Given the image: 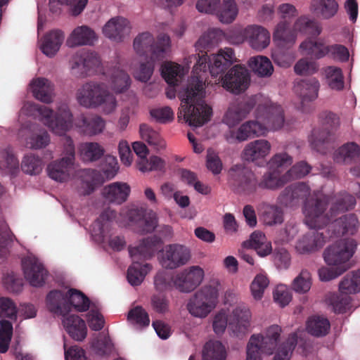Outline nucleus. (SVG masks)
Masks as SVG:
<instances>
[{
	"label": "nucleus",
	"mask_w": 360,
	"mask_h": 360,
	"mask_svg": "<svg viewBox=\"0 0 360 360\" xmlns=\"http://www.w3.org/2000/svg\"><path fill=\"white\" fill-rule=\"evenodd\" d=\"M360 157V146L354 142H349L340 147L335 153L338 162H347Z\"/></svg>",
	"instance_id": "55"
},
{
	"label": "nucleus",
	"mask_w": 360,
	"mask_h": 360,
	"mask_svg": "<svg viewBox=\"0 0 360 360\" xmlns=\"http://www.w3.org/2000/svg\"><path fill=\"white\" fill-rule=\"evenodd\" d=\"M110 88L116 94H120L129 89L131 79L127 73L121 70H115L109 80Z\"/></svg>",
	"instance_id": "51"
},
{
	"label": "nucleus",
	"mask_w": 360,
	"mask_h": 360,
	"mask_svg": "<svg viewBox=\"0 0 360 360\" xmlns=\"http://www.w3.org/2000/svg\"><path fill=\"white\" fill-rule=\"evenodd\" d=\"M78 103L86 108L101 107L102 112L111 114L115 111L117 102L110 94L104 83H86L77 90L76 95Z\"/></svg>",
	"instance_id": "7"
},
{
	"label": "nucleus",
	"mask_w": 360,
	"mask_h": 360,
	"mask_svg": "<svg viewBox=\"0 0 360 360\" xmlns=\"http://www.w3.org/2000/svg\"><path fill=\"white\" fill-rule=\"evenodd\" d=\"M100 58L97 53L93 52H85L77 53L70 61L72 69H81L85 70H94L99 67Z\"/></svg>",
	"instance_id": "42"
},
{
	"label": "nucleus",
	"mask_w": 360,
	"mask_h": 360,
	"mask_svg": "<svg viewBox=\"0 0 360 360\" xmlns=\"http://www.w3.org/2000/svg\"><path fill=\"white\" fill-rule=\"evenodd\" d=\"M171 46L170 37L165 34H160L156 44L153 47L152 59L158 60L165 57L170 52Z\"/></svg>",
	"instance_id": "60"
},
{
	"label": "nucleus",
	"mask_w": 360,
	"mask_h": 360,
	"mask_svg": "<svg viewBox=\"0 0 360 360\" xmlns=\"http://www.w3.org/2000/svg\"><path fill=\"white\" fill-rule=\"evenodd\" d=\"M251 108L248 106L244 108L242 104H232L225 113L223 122L229 127H233L245 117Z\"/></svg>",
	"instance_id": "48"
},
{
	"label": "nucleus",
	"mask_w": 360,
	"mask_h": 360,
	"mask_svg": "<svg viewBox=\"0 0 360 360\" xmlns=\"http://www.w3.org/2000/svg\"><path fill=\"white\" fill-rule=\"evenodd\" d=\"M356 249V242L353 238L339 240L328 245L323 252V257L328 266H337L341 269H348L347 262L354 255Z\"/></svg>",
	"instance_id": "12"
},
{
	"label": "nucleus",
	"mask_w": 360,
	"mask_h": 360,
	"mask_svg": "<svg viewBox=\"0 0 360 360\" xmlns=\"http://www.w3.org/2000/svg\"><path fill=\"white\" fill-rule=\"evenodd\" d=\"M330 329L328 320L323 316H313L307 323V330L314 336L326 335Z\"/></svg>",
	"instance_id": "53"
},
{
	"label": "nucleus",
	"mask_w": 360,
	"mask_h": 360,
	"mask_svg": "<svg viewBox=\"0 0 360 360\" xmlns=\"http://www.w3.org/2000/svg\"><path fill=\"white\" fill-rule=\"evenodd\" d=\"M151 117L160 124L172 122L174 119V112L170 107L155 108L150 110Z\"/></svg>",
	"instance_id": "64"
},
{
	"label": "nucleus",
	"mask_w": 360,
	"mask_h": 360,
	"mask_svg": "<svg viewBox=\"0 0 360 360\" xmlns=\"http://www.w3.org/2000/svg\"><path fill=\"white\" fill-rule=\"evenodd\" d=\"M281 328L278 325H271L262 333L253 334L262 338L261 345L264 354H275L273 360H290L292 350L297 343V335L291 334L285 342L280 344Z\"/></svg>",
	"instance_id": "8"
},
{
	"label": "nucleus",
	"mask_w": 360,
	"mask_h": 360,
	"mask_svg": "<svg viewBox=\"0 0 360 360\" xmlns=\"http://www.w3.org/2000/svg\"><path fill=\"white\" fill-rule=\"evenodd\" d=\"M312 285V279L311 274L307 270H302L293 279L291 286L292 290L298 294L307 293Z\"/></svg>",
	"instance_id": "57"
},
{
	"label": "nucleus",
	"mask_w": 360,
	"mask_h": 360,
	"mask_svg": "<svg viewBox=\"0 0 360 360\" xmlns=\"http://www.w3.org/2000/svg\"><path fill=\"white\" fill-rule=\"evenodd\" d=\"M79 153L84 162H94L98 160L104 153V149L98 143L86 142L80 144Z\"/></svg>",
	"instance_id": "49"
},
{
	"label": "nucleus",
	"mask_w": 360,
	"mask_h": 360,
	"mask_svg": "<svg viewBox=\"0 0 360 360\" xmlns=\"http://www.w3.org/2000/svg\"><path fill=\"white\" fill-rule=\"evenodd\" d=\"M36 115L50 131L57 136H65L73 127V114L66 103L57 105L56 111L34 102H25L20 110V116Z\"/></svg>",
	"instance_id": "3"
},
{
	"label": "nucleus",
	"mask_w": 360,
	"mask_h": 360,
	"mask_svg": "<svg viewBox=\"0 0 360 360\" xmlns=\"http://www.w3.org/2000/svg\"><path fill=\"white\" fill-rule=\"evenodd\" d=\"M154 38L149 32L139 34L134 41V49L138 54H143L150 50L153 52Z\"/></svg>",
	"instance_id": "63"
},
{
	"label": "nucleus",
	"mask_w": 360,
	"mask_h": 360,
	"mask_svg": "<svg viewBox=\"0 0 360 360\" xmlns=\"http://www.w3.org/2000/svg\"><path fill=\"white\" fill-rule=\"evenodd\" d=\"M63 41L64 34L62 31L51 30L41 39L39 47L44 55L52 58L58 52Z\"/></svg>",
	"instance_id": "31"
},
{
	"label": "nucleus",
	"mask_w": 360,
	"mask_h": 360,
	"mask_svg": "<svg viewBox=\"0 0 360 360\" xmlns=\"http://www.w3.org/2000/svg\"><path fill=\"white\" fill-rule=\"evenodd\" d=\"M50 135L44 129L34 127L31 130V134L26 139V146L33 149L45 148L50 143Z\"/></svg>",
	"instance_id": "46"
},
{
	"label": "nucleus",
	"mask_w": 360,
	"mask_h": 360,
	"mask_svg": "<svg viewBox=\"0 0 360 360\" xmlns=\"http://www.w3.org/2000/svg\"><path fill=\"white\" fill-rule=\"evenodd\" d=\"M67 302L70 311L74 309L77 311H85L89 307V299L82 292L75 289L67 291Z\"/></svg>",
	"instance_id": "52"
},
{
	"label": "nucleus",
	"mask_w": 360,
	"mask_h": 360,
	"mask_svg": "<svg viewBox=\"0 0 360 360\" xmlns=\"http://www.w3.org/2000/svg\"><path fill=\"white\" fill-rule=\"evenodd\" d=\"M259 110H261L263 115L261 123L266 127V133L269 131L278 130L283 126L285 122L283 110L280 105L271 103L259 106L257 112Z\"/></svg>",
	"instance_id": "23"
},
{
	"label": "nucleus",
	"mask_w": 360,
	"mask_h": 360,
	"mask_svg": "<svg viewBox=\"0 0 360 360\" xmlns=\"http://www.w3.org/2000/svg\"><path fill=\"white\" fill-rule=\"evenodd\" d=\"M218 83L232 94H241L248 88L250 84L249 72L244 67L236 65L219 79Z\"/></svg>",
	"instance_id": "15"
},
{
	"label": "nucleus",
	"mask_w": 360,
	"mask_h": 360,
	"mask_svg": "<svg viewBox=\"0 0 360 360\" xmlns=\"http://www.w3.org/2000/svg\"><path fill=\"white\" fill-rule=\"evenodd\" d=\"M29 89L33 96L42 103H51L53 101L54 86L45 77L33 78L29 84Z\"/></svg>",
	"instance_id": "26"
},
{
	"label": "nucleus",
	"mask_w": 360,
	"mask_h": 360,
	"mask_svg": "<svg viewBox=\"0 0 360 360\" xmlns=\"http://www.w3.org/2000/svg\"><path fill=\"white\" fill-rule=\"evenodd\" d=\"M309 11L322 20H329L335 17L339 11L336 0H311Z\"/></svg>",
	"instance_id": "32"
},
{
	"label": "nucleus",
	"mask_w": 360,
	"mask_h": 360,
	"mask_svg": "<svg viewBox=\"0 0 360 360\" xmlns=\"http://www.w3.org/2000/svg\"><path fill=\"white\" fill-rule=\"evenodd\" d=\"M21 169L25 173L30 175L39 174L43 169L42 160L34 154H27L22 160Z\"/></svg>",
	"instance_id": "58"
},
{
	"label": "nucleus",
	"mask_w": 360,
	"mask_h": 360,
	"mask_svg": "<svg viewBox=\"0 0 360 360\" xmlns=\"http://www.w3.org/2000/svg\"><path fill=\"white\" fill-rule=\"evenodd\" d=\"M239 13V8L236 0H221L216 13L218 20L225 25L233 22Z\"/></svg>",
	"instance_id": "39"
},
{
	"label": "nucleus",
	"mask_w": 360,
	"mask_h": 360,
	"mask_svg": "<svg viewBox=\"0 0 360 360\" xmlns=\"http://www.w3.org/2000/svg\"><path fill=\"white\" fill-rule=\"evenodd\" d=\"M262 338L258 335H251L246 346L245 360H262Z\"/></svg>",
	"instance_id": "62"
},
{
	"label": "nucleus",
	"mask_w": 360,
	"mask_h": 360,
	"mask_svg": "<svg viewBox=\"0 0 360 360\" xmlns=\"http://www.w3.org/2000/svg\"><path fill=\"white\" fill-rule=\"evenodd\" d=\"M196 59V55L189 56L184 58L182 65L173 62H166L162 67V74L166 82L172 86H176L189 70L193 60Z\"/></svg>",
	"instance_id": "22"
},
{
	"label": "nucleus",
	"mask_w": 360,
	"mask_h": 360,
	"mask_svg": "<svg viewBox=\"0 0 360 360\" xmlns=\"http://www.w3.org/2000/svg\"><path fill=\"white\" fill-rule=\"evenodd\" d=\"M226 38L224 32L218 27L207 29L195 44L196 51L203 53V51L214 47Z\"/></svg>",
	"instance_id": "35"
},
{
	"label": "nucleus",
	"mask_w": 360,
	"mask_h": 360,
	"mask_svg": "<svg viewBox=\"0 0 360 360\" xmlns=\"http://www.w3.org/2000/svg\"><path fill=\"white\" fill-rule=\"evenodd\" d=\"M190 259L189 248L179 243L165 245L158 254L159 264L167 269H174L184 266Z\"/></svg>",
	"instance_id": "14"
},
{
	"label": "nucleus",
	"mask_w": 360,
	"mask_h": 360,
	"mask_svg": "<svg viewBox=\"0 0 360 360\" xmlns=\"http://www.w3.org/2000/svg\"><path fill=\"white\" fill-rule=\"evenodd\" d=\"M250 69L260 77H269L274 72V68L270 60L263 56L252 57L248 62Z\"/></svg>",
	"instance_id": "47"
},
{
	"label": "nucleus",
	"mask_w": 360,
	"mask_h": 360,
	"mask_svg": "<svg viewBox=\"0 0 360 360\" xmlns=\"http://www.w3.org/2000/svg\"><path fill=\"white\" fill-rule=\"evenodd\" d=\"M223 285L218 277H212L189 298L186 309L195 318L205 319L218 306Z\"/></svg>",
	"instance_id": "4"
},
{
	"label": "nucleus",
	"mask_w": 360,
	"mask_h": 360,
	"mask_svg": "<svg viewBox=\"0 0 360 360\" xmlns=\"http://www.w3.org/2000/svg\"><path fill=\"white\" fill-rule=\"evenodd\" d=\"M130 22L122 16H115L108 20L102 28L103 35L111 41L122 42L131 32Z\"/></svg>",
	"instance_id": "19"
},
{
	"label": "nucleus",
	"mask_w": 360,
	"mask_h": 360,
	"mask_svg": "<svg viewBox=\"0 0 360 360\" xmlns=\"http://www.w3.org/2000/svg\"><path fill=\"white\" fill-rule=\"evenodd\" d=\"M25 280L34 287L42 286L48 277V271L35 255L30 254L22 260Z\"/></svg>",
	"instance_id": "17"
},
{
	"label": "nucleus",
	"mask_w": 360,
	"mask_h": 360,
	"mask_svg": "<svg viewBox=\"0 0 360 360\" xmlns=\"http://www.w3.org/2000/svg\"><path fill=\"white\" fill-rule=\"evenodd\" d=\"M291 162L290 157L286 153L274 155L271 159V164L276 169L265 174L258 186L267 189H274L281 186L284 183V180L279 178V174L283 168L288 167Z\"/></svg>",
	"instance_id": "18"
},
{
	"label": "nucleus",
	"mask_w": 360,
	"mask_h": 360,
	"mask_svg": "<svg viewBox=\"0 0 360 360\" xmlns=\"http://www.w3.org/2000/svg\"><path fill=\"white\" fill-rule=\"evenodd\" d=\"M325 76L328 86L333 90L340 91L344 88L342 70L337 67H328L325 70Z\"/></svg>",
	"instance_id": "59"
},
{
	"label": "nucleus",
	"mask_w": 360,
	"mask_h": 360,
	"mask_svg": "<svg viewBox=\"0 0 360 360\" xmlns=\"http://www.w3.org/2000/svg\"><path fill=\"white\" fill-rule=\"evenodd\" d=\"M339 290L345 295L360 292V269L347 274L340 282Z\"/></svg>",
	"instance_id": "50"
},
{
	"label": "nucleus",
	"mask_w": 360,
	"mask_h": 360,
	"mask_svg": "<svg viewBox=\"0 0 360 360\" xmlns=\"http://www.w3.org/2000/svg\"><path fill=\"white\" fill-rule=\"evenodd\" d=\"M269 285V280L264 273L257 274L250 283V292L255 300H261L266 289Z\"/></svg>",
	"instance_id": "56"
},
{
	"label": "nucleus",
	"mask_w": 360,
	"mask_h": 360,
	"mask_svg": "<svg viewBox=\"0 0 360 360\" xmlns=\"http://www.w3.org/2000/svg\"><path fill=\"white\" fill-rule=\"evenodd\" d=\"M46 307L49 310L56 314L65 315L70 311L67 302V292L60 290L51 291L46 296Z\"/></svg>",
	"instance_id": "37"
},
{
	"label": "nucleus",
	"mask_w": 360,
	"mask_h": 360,
	"mask_svg": "<svg viewBox=\"0 0 360 360\" xmlns=\"http://www.w3.org/2000/svg\"><path fill=\"white\" fill-rule=\"evenodd\" d=\"M78 128L80 132L88 136H96L103 133L105 129V121L101 117L94 115L87 117L80 115L73 127ZM72 127L70 130H72Z\"/></svg>",
	"instance_id": "29"
},
{
	"label": "nucleus",
	"mask_w": 360,
	"mask_h": 360,
	"mask_svg": "<svg viewBox=\"0 0 360 360\" xmlns=\"http://www.w3.org/2000/svg\"><path fill=\"white\" fill-rule=\"evenodd\" d=\"M274 302L281 307H285L292 301V295L288 285L278 284L272 292Z\"/></svg>",
	"instance_id": "61"
},
{
	"label": "nucleus",
	"mask_w": 360,
	"mask_h": 360,
	"mask_svg": "<svg viewBox=\"0 0 360 360\" xmlns=\"http://www.w3.org/2000/svg\"><path fill=\"white\" fill-rule=\"evenodd\" d=\"M249 46L257 51H262L270 44L271 37L267 29L259 25H249L245 27Z\"/></svg>",
	"instance_id": "25"
},
{
	"label": "nucleus",
	"mask_w": 360,
	"mask_h": 360,
	"mask_svg": "<svg viewBox=\"0 0 360 360\" xmlns=\"http://www.w3.org/2000/svg\"><path fill=\"white\" fill-rule=\"evenodd\" d=\"M157 242L155 240L148 238L129 248L132 264L127 270V278L130 285L133 286L141 285L146 276L152 271L151 264L141 263L140 261L149 259L153 256Z\"/></svg>",
	"instance_id": "6"
},
{
	"label": "nucleus",
	"mask_w": 360,
	"mask_h": 360,
	"mask_svg": "<svg viewBox=\"0 0 360 360\" xmlns=\"http://www.w3.org/2000/svg\"><path fill=\"white\" fill-rule=\"evenodd\" d=\"M224 304L229 301L230 307L222 308L212 316V326L214 333L217 335H221L228 328L230 334L233 336H239L245 334L250 329L252 321V313L248 307L243 304H236L238 298L231 291L225 293Z\"/></svg>",
	"instance_id": "2"
},
{
	"label": "nucleus",
	"mask_w": 360,
	"mask_h": 360,
	"mask_svg": "<svg viewBox=\"0 0 360 360\" xmlns=\"http://www.w3.org/2000/svg\"><path fill=\"white\" fill-rule=\"evenodd\" d=\"M128 322L136 329H142L150 324L148 313L141 307L132 308L127 315Z\"/></svg>",
	"instance_id": "54"
},
{
	"label": "nucleus",
	"mask_w": 360,
	"mask_h": 360,
	"mask_svg": "<svg viewBox=\"0 0 360 360\" xmlns=\"http://www.w3.org/2000/svg\"><path fill=\"white\" fill-rule=\"evenodd\" d=\"M327 238L323 231L310 232L297 240L295 250L300 255L314 253L325 245Z\"/></svg>",
	"instance_id": "24"
},
{
	"label": "nucleus",
	"mask_w": 360,
	"mask_h": 360,
	"mask_svg": "<svg viewBox=\"0 0 360 360\" xmlns=\"http://www.w3.org/2000/svg\"><path fill=\"white\" fill-rule=\"evenodd\" d=\"M322 122L325 129H315L309 138L311 146L319 150V146L328 140L331 131L330 129L335 128L338 124V117L331 112H325L322 115Z\"/></svg>",
	"instance_id": "30"
},
{
	"label": "nucleus",
	"mask_w": 360,
	"mask_h": 360,
	"mask_svg": "<svg viewBox=\"0 0 360 360\" xmlns=\"http://www.w3.org/2000/svg\"><path fill=\"white\" fill-rule=\"evenodd\" d=\"M96 39L94 30L86 25L75 27L66 40V45L73 48L84 45H90Z\"/></svg>",
	"instance_id": "34"
},
{
	"label": "nucleus",
	"mask_w": 360,
	"mask_h": 360,
	"mask_svg": "<svg viewBox=\"0 0 360 360\" xmlns=\"http://www.w3.org/2000/svg\"><path fill=\"white\" fill-rule=\"evenodd\" d=\"M205 276V271L200 266H190L173 276V288L181 292H191L203 282Z\"/></svg>",
	"instance_id": "13"
},
{
	"label": "nucleus",
	"mask_w": 360,
	"mask_h": 360,
	"mask_svg": "<svg viewBox=\"0 0 360 360\" xmlns=\"http://www.w3.org/2000/svg\"><path fill=\"white\" fill-rule=\"evenodd\" d=\"M235 60L233 51L230 48L220 50L211 58H208L206 53L196 56V63L193 70L194 75L179 93L181 100L177 113L179 122H185L192 127H200L210 120L212 109L204 100L205 83L203 77L198 75L206 71L209 60L210 74L212 77H217Z\"/></svg>",
	"instance_id": "1"
},
{
	"label": "nucleus",
	"mask_w": 360,
	"mask_h": 360,
	"mask_svg": "<svg viewBox=\"0 0 360 360\" xmlns=\"http://www.w3.org/2000/svg\"><path fill=\"white\" fill-rule=\"evenodd\" d=\"M243 249L252 248L255 250L257 254L264 257L272 252V245L266 236L261 231H254L250 236V238L244 241L242 244Z\"/></svg>",
	"instance_id": "33"
},
{
	"label": "nucleus",
	"mask_w": 360,
	"mask_h": 360,
	"mask_svg": "<svg viewBox=\"0 0 360 360\" xmlns=\"http://www.w3.org/2000/svg\"><path fill=\"white\" fill-rule=\"evenodd\" d=\"M271 151V144L266 139H257L245 145L241 157L245 161L256 165L263 164Z\"/></svg>",
	"instance_id": "20"
},
{
	"label": "nucleus",
	"mask_w": 360,
	"mask_h": 360,
	"mask_svg": "<svg viewBox=\"0 0 360 360\" xmlns=\"http://www.w3.org/2000/svg\"><path fill=\"white\" fill-rule=\"evenodd\" d=\"M321 32L319 22L307 14L298 16L291 23L278 22L273 31V39L280 44H294L298 37H317Z\"/></svg>",
	"instance_id": "5"
},
{
	"label": "nucleus",
	"mask_w": 360,
	"mask_h": 360,
	"mask_svg": "<svg viewBox=\"0 0 360 360\" xmlns=\"http://www.w3.org/2000/svg\"><path fill=\"white\" fill-rule=\"evenodd\" d=\"M119 221L122 226H131L138 233L151 232L157 226V217L152 210H146L136 206L123 209Z\"/></svg>",
	"instance_id": "11"
},
{
	"label": "nucleus",
	"mask_w": 360,
	"mask_h": 360,
	"mask_svg": "<svg viewBox=\"0 0 360 360\" xmlns=\"http://www.w3.org/2000/svg\"><path fill=\"white\" fill-rule=\"evenodd\" d=\"M310 37L304 40L300 45V51L303 55L314 58H321L329 53V47L323 40Z\"/></svg>",
	"instance_id": "36"
},
{
	"label": "nucleus",
	"mask_w": 360,
	"mask_h": 360,
	"mask_svg": "<svg viewBox=\"0 0 360 360\" xmlns=\"http://www.w3.org/2000/svg\"><path fill=\"white\" fill-rule=\"evenodd\" d=\"M115 217L111 210L103 212L92 225L91 234L93 240L103 248L120 251L125 247L126 242L123 237L113 235L112 222Z\"/></svg>",
	"instance_id": "9"
},
{
	"label": "nucleus",
	"mask_w": 360,
	"mask_h": 360,
	"mask_svg": "<svg viewBox=\"0 0 360 360\" xmlns=\"http://www.w3.org/2000/svg\"><path fill=\"white\" fill-rule=\"evenodd\" d=\"M326 205V199L316 202H307L304 208L305 223L311 229H321L329 221V218L323 213Z\"/></svg>",
	"instance_id": "21"
},
{
	"label": "nucleus",
	"mask_w": 360,
	"mask_h": 360,
	"mask_svg": "<svg viewBox=\"0 0 360 360\" xmlns=\"http://www.w3.org/2000/svg\"><path fill=\"white\" fill-rule=\"evenodd\" d=\"M155 60L151 58L147 61L133 62L131 70L134 77L141 82L149 81L153 74Z\"/></svg>",
	"instance_id": "44"
},
{
	"label": "nucleus",
	"mask_w": 360,
	"mask_h": 360,
	"mask_svg": "<svg viewBox=\"0 0 360 360\" xmlns=\"http://www.w3.org/2000/svg\"><path fill=\"white\" fill-rule=\"evenodd\" d=\"M259 110L256 114V120L248 121L242 124L236 131H229L226 134V139L229 143L236 141H244L252 137L264 136L266 134V127L261 123L263 115Z\"/></svg>",
	"instance_id": "16"
},
{
	"label": "nucleus",
	"mask_w": 360,
	"mask_h": 360,
	"mask_svg": "<svg viewBox=\"0 0 360 360\" xmlns=\"http://www.w3.org/2000/svg\"><path fill=\"white\" fill-rule=\"evenodd\" d=\"M19 169L18 160L9 146L0 147V171L4 174H14Z\"/></svg>",
	"instance_id": "40"
},
{
	"label": "nucleus",
	"mask_w": 360,
	"mask_h": 360,
	"mask_svg": "<svg viewBox=\"0 0 360 360\" xmlns=\"http://www.w3.org/2000/svg\"><path fill=\"white\" fill-rule=\"evenodd\" d=\"M75 145L70 137H65L63 144L60 158L51 162L46 167V173L52 180L64 183L71 179L75 169Z\"/></svg>",
	"instance_id": "10"
},
{
	"label": "nucleus",
	"mask_w": 360,
	"mask_h": 360,
	"mask_svg": "<svg viewBox=\"0 0 360 360\" xmlns=\"http://www.w3.org/2000/svg\"><path fill=\"white\" fill-rule=\"evenodd\" d=\"M63 326L70 337L77 342H82L87 335L85 321L78 315L65 314L62 319Z\"/></svg>",
	"instance_id": "27"
},
{
	"label": "nucleus",
	"mask_w": 360,
	"mask_h": 360,
	"mask_svg": "<svg viewBox=\"0 0 360 360\" xmlns=\"http://www.w3.org/2000/svg\"><path fill=\"white\" fill-rule=\"evenodd\" d=\"M319 83L314 78L302 80L295 85V91L303 102L311 101L318 96Z\"/></svg>",
	"instance_id": "41"
},
{
	"label": "nucleus",
	"mask_w": 360,
	"mask_h": 360,
	"mask_svg": "<svg viewBox=\"0 0 360 360\" xmlns=\"http://www.w3.org/2000/svg\"><path fill=\"white\" fill-rule=\"evenodd\" d=\"M227 352L224 345L219 340L207 342L203 348V360H226Z\"/></svg>",
	"instance_id": "45"
},
{
	"label": "nucleus",
	"mask_w": 360,
	"mask_h": 360,
	"mask_svg": "<svg viewBox=\"0 0 360 360\" xmlns=\"http://www.w3.org/2000/svg\"><path fill=\"white\" fill-rule=\"evenodd\" d=\"M131 192L130 186L122 181H116L105 186L102 190L103 198L112 203L117 205L125 202Z\"/></svg>",
	"instance_id": "28"
},
{
	"label": "nucleus",
	"mask_w": 360,
	"mask_h": 360,
	"mask_svg": "<svg viewBox=\"0 0 360 360\" xmlns=\"http://www.w3.org/2000/svg\"><path fill=\"white\" fill-rule=\"evenodd\" d=\"M359 223L356 217L353 214L345 215L333 221L330 228L334 229L337 235L352 236L359 229Z\"/></svg>",
	"instance_id": "38"
},
{
	"label": "nucleus",
	"mask_w": 360,
	"mask_h": 360,
	"mask_svg": "<svg viewBox=\"0 0 360 360\" xmlns=\"http://www.w3.org/2000/svg\"><path fill=\"white\" fill-rule=\"evenodd\" d=\"M141 138L153 146L156 150H162L166 148L167 143L160 134L150 126L142 124L139 127Z\"/></svg>",
	"instance_id": "43"
}]
</instances>
